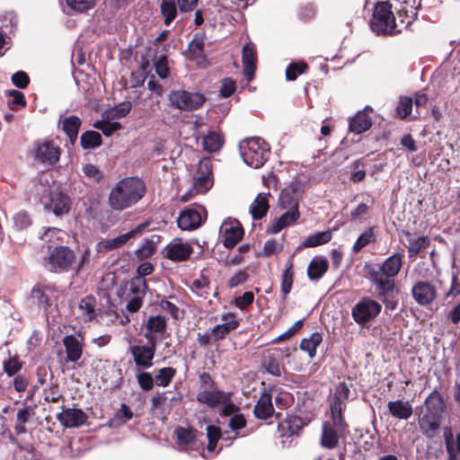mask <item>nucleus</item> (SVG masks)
I'll return each mask as SVG.
<instances>
[{"label": "nucleus", "instance_id": "nucleus-43", "mask_svg": "<svg viewBox=\"0 0 460 460\" xmlns=\"http://www.w3.org/2000/svg\"><path fill=\"white\" fill-rule=\"evenodd\" d=\"M161 13L164 18V24L169 26L177 16V6L175 0H162Z\"/></svg>", "mask_w": 460, "mask_h": 460}, {"label": "nucleus", "instance_id": "nucleus-10", "mask_svg": "<svg viewBox=\"0 0 460 460\" xmlns=\"http://www.w3.org/2000/svg\"><path fill=\"white\" fill-rule=\"evenodd\" d=\"M63 346L65 347L66 358L65 363L72 364V368L80 366V359L83 357L84 351V338L81 334L66 335L62 340Z\"/></svg>", "mask_w": 460, "mask_h": 460}, {"label": "nucleus", "instance_id": "nucleus-3", "mask_svg": "<svg viewBox=\"0 0 460 460\" xmlns=\"http://www.w3.org/2000/svg\"><path fill=\"white\" fill-rule=\"evenodd\" d=\"M403 254L400 252L389 256L384 262L367 269L370 281L376 288L387 292L395 289L394 278L401 270Z\"/></svg>", "mask_w": 460, "mask_h": 460}, {"label": "nucleus", "instance_id": "nucleus-51", "mask_svg": "<svg viewBox=\"0 0 460 460\" xmlns=\"http://www.w3.org/2000/svg\"><path fill=\"white\" fill-rule=\"evenodd\" d=\"M190 289L198 296L206 297L209 290V280L201 275L191 282Z\"/></svg>", "mask_w": 460, "mask_h": 460}, {"label": "nucleus", "instance_id": "nucleus-27", "mask_svg": "<svg viewBox=\"0 0 460 460\" xmlns=\"http://www.w3.org/2000/svg\"><path fill=\"white\" fill-rule=\"evenodd\" d=\"M346 429V424L344 423V429L339 430L333 424V420H332V423L325 422L323 426V434L321 443L324 447L333 448L338 444L339 434H342Z\"/></svg>", "mask_w": 460, "mask_h": 460}, {"label": "nucleus", "instance_id": "nucleus-58", "mask_svg": "<svg viewBox=\"0 0 460 460\" xmlns=\"http://www.w3.org/2000/svg\"><path fill=\"white\" fill-rule=\"evenodd\" d=\"M412 110V99L409 97H402L400 99L397 106L398 116L402 119H405L411 114Z\"/></svg>", "mask_w": 460, "mask_h": 460}, {"label": "nucleus", "instance_id": "nucleus-34", "mask_svg": "<svg viewBox=\"0 0 460 460\" xmlns=\"http://www.w3.org/2000/svg\"><path fill=\"white\" fill-rule=\"evenodd\" d=\"M204 51V40L199 35H195L189 44L190 58L196 61L198 65L204 66L206 63Z\"/></svg>", "mask_w": 460, "mask_h": 460}, {"label": "nucleus", "instance_id": "nucleus-9", "mask_svg": "<svg viewBox=\"0 0 460 460\" xmlns=\"http://www.w3.org/2000/svg\"><path fill=\"white\" fill-rule=\"evenodd\" d=\"M349 393L348 385L343 382L339 383L335 387L333 401L331 404V414L333 424L339 430L344 429V420L341 413Z\"/></svg>", "mask_w": 460, "mask_h": 460}, {"label": "nucleus", "instance_id": "nucleus-38", "mask_svg": "<svg viewBox=\"0 0 460 460\" xmlns=\"http://www.w3.org/2000/svg\"><path fill=\"white\" fill-rule=\"evenodd\" d=\"M323 336L320 332H314L309 338H305L300 342V349L308 353L310 358L316 355V349L322 343Z\"/></svg>", "mask_w": 460, "mask_h": 460}, {"label": "nucleus", "instance_id": "nucleus-28", "mask_svg": "<svg viewBox=\"0 0 460 460\" xmlns=\"http://www.w3.org/2000/svg\"><path fill=\"white\" fill-rule=\"evenodd\" d=\"M256 418L261 420H267L271 417L274 412L272 405V397L268 393H263L258 400L253 409Z\"/></svg>", "mask_w": 460, "mask_h": 460}, {"label": "nucleus", "instance_id": "nucleus-12", "mask_svg": "<svg viewBox=\"0 0 460 460\" xmlns=\"http://www.w3.org/2000/svg\"><path fill=\"white\" fill-rule=\"evenodd\" d=\"M33 153L35 160L46 167L54 165L60 157L59 147L49 141L35 144Z\"/></svg>", "mask_w": 460, "mask_h": 460}, {"label": "nucleus", "instance_id": "nucleus-36", "mask_svg": "<svg viewBox=\"0 0 460 460\" xmlns=\"http://www.w3.org/2000/svg\"><path fill=\"white\" fill-rule=\"evenodd\" d=\"M444 438L448 460H460V433L454 437L451 431H446Z\"/></svg>", "mask_w": 460, "mask_h": 460}, {"label": "nucleus", "instance_id": "nucleus-47", "mask_svg": "<svg viewBox=\"0 0 460 460\" xmlns=\"http://www.w3.org/2000/svg\"><path fill=\"white\" fill-rule=\"evenodd\" d=\"M175 374L176 370L173 367H168L160 368L155 376V384L163 387L168 386Z\"/></svg>", "mask_w": 460, "mask_h": 460}, {"label": "nucleus", "instance_id": "nucleus-4", "mask_svg": "<svg viewBox=\"0 0 460 460\" xmlns=\"http://www.w3.org/2000/svg\"><path fill=\"white\" fill-rule=\"evenodd\" d=\"M396 22L392 12V5L388 1L378 2L375 5L373 16L370 22L372 31L377 35H395L401 33L410 25L398 18Z\"/></svg>", "mask_w": 460, "mask_h": 460}, {"label": "nucleus", "instance_id": "nucleus-14", "mask_svg": "<svg viewBox=\"0 0 460 460\" xmlns=\"http://www.w3.org/2000/svg\"><path fill=\"white\" fill-rule=\"evenodd\" d=\"M243 231L237 220L226 219L219 228L220 239L226 248H233L243 237Z\"/></svg>", "mask_w": 460, "mask_h": 460}, {"label": "nucleus", "instance_id": "nucleus-16", "mask_svg": "<svg viewBox=\"0 0 460 460\" xmlns=\"http://www.w3.org/2000/svg\"><path fill=\"white\" fill-rule=\"evenodd\" d=\"M304 192L303 185L300 182L293 181L288 185L280 193L279 206L282 209H298V203Z\"/></svg>", "mask_w": 460, "mask_h": 460}, {"label": "nucleus", "instance_id": "nucleus-63", "mask_svg": "<svg viewBox=\"0 0 460 460\" xmlns=\"http://www.w3.org/2000/svg\"><path fill=\"white\" fill-rule=\"evenodd\" d=\"M4 370L8 376H14L22 368V364L17 358H10L3 363Z\"/></svg>", "mask_w": 460, "mask_h": 460}, {"label": "nucleus", "instance_id": "nucleus-52", "mask_svg": "<svg viewBox=\"0 0 460 460\" xmlns=\"http://www.w3.org/2000/svg\"><path fill=\"white\" fill-rule=\"evenodd\" d=\"M377 296L383 302L386 310L394 311L396 309L398 305V302L394 297V290H389L387 292L382 290L381 288H376Z\"/></svg>", "mask_w": 460, "mask_h": 460}, {"label": "nucleus", "instance_id": "nucleus-25", "mask_svg": "<svg viewBox=\"0 0 460 460\" xmlns=\"http://www.w3.org/2000/svg\"><path fill=\"white\" fill-rule=\"evenodd\" d=\"M146 332L144 333L145 338L147 341H155V334H163L166 329V319L162 315L150 316L146 324Z\"/></svg>", "mask_w": 460, "mask_h": 460}, {"label": "nucleus", "instance_id": "nucleus-26", "mask_svg": "<svg viewBox=\"0 0 460 460\" xmlns=\"http://www.w3.org/2000/svg\"><path fill=\"white\" fill-rule=\"evenodd\" d=\"M390 414L398 420H408L413 412L412 406L409 401L395 400L387 403Z\"/></svg>", "mask_w": 460, "mask_h": 460}, {"label": "nucleus", "instance_id": "nucleus-22", "mask_svg": "<svg viewBox=\"0 0 460 460\" xmlns=\"http://www.w3.org/2000/svg\"><path fill=\"white\" fill-rule=\"evenodd\" d=\"M201 215L195 208H186L178 217V226L181 230L191 231L201 224Z\"/></svg>", "mask_w": 460, "mask_h": 460}, {"label": "nucleus", "instance_id": "nucleus-55", "mask_svg": "<svg viewBox=\"0 0 460 460\" xmlns=\"http://www.w3.org/2000/svg\"><path fill=\"white\" fill-rule=\"evenodd\" d=\"M132 416L133 413L131 410L126 404L123 403L120 409L114 415V418L111 420V424L113 426H119L129 420L132 418Z\"/></svg>", "mask_w": 460, "mask_h": 460}, {"label": "nucleus", "instance_id": "nucleus-46", "mask_svg": "<svg viewBox=\"0 0 460 460\" xmlns=\"http://www.w3.org/2000/svg\"><path fill=\"white\" fill-rule=\"evenodd\" d=\"M262 366L268 373L276 376H281L282 368L279 362L278 356L274 353H269L264 357Z\"/></svg>", "mask_w": 460, "mask_h": 460}, {"label": "nucleus", "instance_id": "nucleus-15", "mask_svg": "<svg viewBox=\"0 0 460 460\" xmlns=\"http://www.w3.org/2000/svg\"><path fill=\"white\" fill-rule=\"evenodd\" d=\"M193 252L191 244L181 238L172 239L164 249V257L172 261H183Z\"/></svg>", "mask_w": 460, "mask_h": 460}, {"label": "nucleus", "instance_id": "nucleus-39", "mask_svg": "<svg viewBox=\"0 0 460 460\" xmlns=\"http://www.w3.org/2000/svg\"><path fill=\"white\" fill-rule=\"evenodd\" d=\"M445 404L440 394L433 391L425 400V411L442 415Z\"/></svg>", "mask_w": 460, "mask_h": 460}, {"label": "nucleus", "instance_id": "nucleus-49", "mask_svg": "<svg viewBox=\"0 0 460 460\" xmlns=\"http://www.w3.org/2000/svg\"><path fill=\"white\" fill-rule=\"evenodd\" d=\"M79 310L85 320L90 321L95 317V299L87 296L80 301Z\"/></svg>", "mask_w": 460, "mask_h": 460}, {"label": "nucleus", "instance_id": "nucleus-40", "mask_svg": "<svg viewBox=\"0 0 460 460\" xmlns=\"http://www.w3.org/2000/svg\"><path fill=\"white\" fill-rule=\"evenodd\" d=\"M132 105L129 102H124L103 111L102 117L112 120L120 119L125 117L130 111Z\"/></svg>", "mask_w": 460, "mask_h": 460}, {"label": "nucleus", "instance_id": "nucleus-6", "mask_svg": "<svg viewBox=\"0 0 460 460\" xmlns=\"http://www.w3.org/2000/svg\"><path fill=\"white\" fill-rule=\"evenodd\" d=\"M205 101V96L199 92L179 89L172 90L168 94L170 105L183 111H196L204 104Z\"/></svg>", "mask_w": 460, "mask_h": 460}, {"label": "nucleus", "instance_id": "nucleus-42", "mask_svg": "<svg viewBox=\"0 0 460 460\" xmlns=\"http://www.w3.org/2000/svg\"><path fill=\"white\" fill-rule=\"evenodd\" d=\"M376 242V234L374 231V227H369L365 232H363L356 240L352 252L354 253H358L367 245Z\"/></svg>", "mask_w": 460, "mask_h": 460}, {"label": "nucleus", "instance_id": "nucleus-41", "mask_svg": "<svg viewBox=\"0 0 460 460\" xmlns=\"http://www.w3.org/2000/svg\"><path fill=\"white\" fill-rule=\"evenodd\" d=\"M332 239V231L317 232L314 234L309 235L302 243L304 247H316L322 244H325Z\"/></svg>", "mask_w": 460, "mask_h": 460}, {"label": "nucleus", "instance_id": "nucleus-29", "mask_svg": "<svg viewBox=\"0 0 460 460\" xmlns=\"http://www.w3.org/2000/svg\"><path fill=\"white\" fill-rule=\"evenodd\" d=\"M270 193H259L250 205V213L254 220H260L266 216L269 210L268 196Z\"/></svg>", "mask_w": 460, "mask_h": 460}, {"label": "nucleus", "instance_id": "nucleus-17", "mask_svg": "<svg viewBox=\"0 0 460 460\" xmlns=\"http://www.w3.org/2000/svg\"><path fill=\"white\" fill-rule=\"evenodd\" d=\"M197 401L206 404L208 407L215 408L220 404L226 403L230 401V395L216 387L210 389H199L197 394Z\"/></svg>", "mask_w": 460, "mask_h": 460}, {"label": "nucleus", "instance_id": "nucleus-54", "mask_svg": "<svg viewBox=\"0 0 460 460\" xmlns=\"http://www.w3.org/2000/svg\"><path fill=\"white\" fill-rule=\"evenodd\" d=\"M67 6L76 13H84L92 9L95 0H66Z\"/></svg>", "mask_w": 460, "mask_h": 460}, {"label": "nucleus", "instance_id": "nucleus-5", "mask_svg": "<svg viewBox=\"0 0 460 460\" xmlns=\"http://www.w3.org/2000/svg\"><path fill=\"white\" fill-rule=\"evenodd\" d=\"M239 151L243 162L252 168H260L270 156V146L261 137H251L239 144Z\"/></svg>", "mask_w": 460, "mask_h": 460}, {"label": "nucleus", "instance_id": "nucleus-61", "mask_svg": "<svg viewBox=\"0 0 460 460\" xmlns=\"http://www.w3.org/2000/svg\"><path fill=\"white\" fill-rule=\"evenodd\" d=\"M283 250V245L275 241V240H269L264 243L263 250L261 254L263 256H270L274 254H279Z\"/></svg>", "mask_w": 460, "mask_h": 460}, {"label": "nucleus", "instance_id": "nucleus-24", "mask_svg": "<svg viewBox=\"0 0 460 460\" xmlns=\"http://www.w3.org/2000/svg\"><path fill=\"white\" fill-rule=\"evenodd\" d=\"M300 217V213L297 208L287 209L279 218L274 219L269 226V232L270 234H278L283 228L293 225Z\"/></svg>", "mask_w": 460, "mask_h": 460}, {"label": "nucleus", "instance_id": "nucleus-33", "mask_svg": "<svg viewBox=\"0 0 460 460\" xmlns=\"http://www.w3.org/2000/svg\"><path fill=\"white\" fill-rule=\"evenodd\" d=\"M328 261L323 257L314 258L308 265L307 276L311 280H318L328 270Z\"/></svg>", "mask_w": 460, "mask_h": 460}, {"label": "nucleus", "instance_id": "nucleus-1", "mask_svg": "<svg viewBox=\"0 0 460 460\" xmlns=\"http://www.w3.org/2000/svg\"><path fill=\"white\" fill-rule=\"evenodd\" d=\"M90 250L88 248L77 252L65 245L48 246L44 267L55 273L72 270L75 273L88 262Z\"/></svg>", "mask_w": 460, "mask_h": 460}, {"label": "nucleus", "instance_id": "nucleus-19", "mask_svg": "<svg viewBox=\"0 0 460 460\" xmlns=\"http://www.w3.org/2000/svg\"><path fill=\"white\" fill-rule=\"evenodd\" d=\"M60 424L66 428H75L83 425L86 420V414L80 409L67 408L57 415Z\"/></svg>", "mask_w": 460, "mask_h": 460}, {"label": "nucleus", "instance_id": "nucleus-11", "mask_svg": "<svg viewBox=\"0 0 460 460\" xmlns=\"http://www.w3.org/2000/svg\"><path fill=\"white\" fill-rule=\"evenodd\" d=\"M155 349V341H147L146 344H135L129 348L136 366L145 369L153 366Z\"/></svg>", "mask_w": 460, "mask_h": 460}, {"label": "nucleus", "instance_id": "nucleus-50", "mask_svg": "<svg viewBox=\"0 0 460 460\" xmlns=\"http://www.w3.org/2000/svg\"><path fill=\"white\" fill-rule=\"evenodd\" d=\"M292 268V263L288 262L286 265V269L282 273L281 292L283 294L284 298L291 291L292 288L294 275Z\"/></svg>", "mask_w": 460, "mask_h": 460}, {"label": "nucleus", "instance_id": "nucleus-60", "mask_svg": "<svg viewBox=\"0 0 460 460\" xmlns=\"http://www.w3.org/2000/svg\"><path fill=\"white\" fill-rule=\"evenodd\" d=\"M137 379L139 386L144 391H149L153 388L155 382V377L148 372H141L137 375Z\"/></svg>", "mask_w": 460, "mask_h": 460}, {"label": "nucleus", "instance_id": "nucleus-62", "mask_svg": "<svg viewBox=\"0 0 460 460\" xmlns=\"http://www.w3.org/2000/svg\"><path fill=\"white\" fill-rule=\"evenodd\" d=\"M31 224V220L29 215L25 212H18L13 217V226L17 230H22L27 228Z\"/></svg>", "mask_w": 460, "mask_h": 460}, {"label": "nucleus", "instance_id": "nucleus-8", "mask_svg": "<svg viewBox=\"0 0 460 460\" xmlns=\"http://www.w3.org/2000/svg\"><path fill=\"white\" fill-rule=\"evenodd\" d=\"M381 305L369 297L360 299L352 308L351 314L358 324H365L374 320L381 312Z\"/></svg>", "mask_w": 460, "mask_h": 460}, {"label": "nucleus", "instance_id": "nucleus-44", "mask_svg": "<svg viewBox=\"0 0 460 460\" xmlns=\"http://www.w3.org/2000/svg\"><path fill=\"white\" fill-rule=\"evenodd\" d=\"M80 142L83 148L93 149L101 146L102 137L100 133L89 130L81 136Z\"/></svg>", "mask_w": 460, "mask_h": 460}, {"label": "nucleus", "instance_id": "nucleus-35", "mask_svg": "<svg viewBox=\"0 0 460 460\" xmlns=\"http://www.w3.org/2000/svg\"><path fill=\"white\" fill-rule=\"evenodd\" d=\"M372 125V121L365 111L358 112L349 119V130L356 134L367 131Z\"/></svg>", "mask_w": 460, "mask_h": 460}, {"label": "nucleus", "instance_id": "nucleus-20", "mask_svg": "<svg viewBox=\"0 0 460 460\" xmlns=\"http://www.w3.org/2000/svg\"><path fill=\"white\" fill-rule=\"evenodd\" d=\"M45 206L52 210L56 216H61L69 211L70 199L68 196L62 192L51 191L49 193V202H46Z\"/></svg>", "mask_w": 460, "mask_h": 460}, {"label": "nucleus", "instance_id": "nucleus-31", "mask_svg": "<svg viewBox=\"0 0 460 460\" xmlns=\"http://www.w3.org/2000/svg\"><path fill=\"white\" fill-rule=\"evenodd\" d=\"M59 124L69 137L70 142L74 144L77 138L78 131L82 124L81 119L77 116H68L60 119Z\"/></svg>", "mask_w": 460, "mask_h": 460}, {"label": "nucleus", "instance_id": "nucleus-18", "mask_svg": "<svg viewBox=\"0 0 460 460\" xmlns=\"http://www.w3.org/2000/svg\"><path fill=\"white\" fill-rule=\"evenodd\" d=\"M411 294L414 300L422 306L431 304L437 296L434 286L425 281L417 282L411 288Z\"/></svg>", "mask_w": 460, "mask_h": 460}, {"label": "nucleus", "instance_id": "nucleus-48", "mask_svg": "<svg viewBox=\"0 0 460 460\" xmlns=\"http://www.w3.org/2000/svg\"><path fill=\"white\" fill-rule=\"evenodd\" d=\"M93 127L97 129L102 130L103 135L109 137L112 135L115 131L119 130L121 128L120 123L112 121V119H106L102 117V119L97 120L93 123Z\"/></svg>", "mask_w": 460, "mask_h": 460}, {"label": "nucleus", "instance_id": "nucleus-21", "mask_svg": "<svg viewBox=\"0 0 460 460\" xmlns=\"http://www.w3.org/2000/svg\"><path fill=\"white\" fill-rule=\"evenodd\" d=\"M442 415L424 411L419 418V426L421 432L429 437L432 438L441 423Z\"/></svg>", "mask_w": 460, "mask_h": 460}, {"label": "nucleus", "instance_id": "nucleus-57", "mask_svg": "<svg viewBox=\"0 0 460 460\" xmlns=\"http://www.w3.org/2000/svg\"><path fill=\"white\" fill-rule=\"evenodd\" d=\"M146 282L145 278L142 276H137L133 278L130 281V293L132 295L142 296H144L146 292Z\"/></svg>", "mask_w": 460, "mask_h": 460}, {"label": "nucleus", "instance_id": "nucleus-13", "mask_svg": "<svg viewBox=\"0 0 460 460\" xmlns=\"http://www.w3.org/2000/svg\"><path fill=\"white\" fill-rule=\"evenodd\" d=\"M147 226L148 223L146 222L141 223L132 230L123 234L111 239L102 240L96 244V251L98 252L105 253L114 249L119 248L127 243L131 238H134L137 234L143 231Z\"/></svg>", "mask_w": 460, "mask_h": 460}, {"label": "nucleus", "instance_id": "nucleus-56", "mask_svg": "<svg viewBox=\"0 0 460 460\" xmlns=\"http://www.w3.org/2000/svg\"><path fill=\"white\" fill-rule=\"evenodd\" d=\"M307 69V65L304 62L291 63L286 69V78L288 81H294L298 75L303 74Z\"/></svg>", "mask_w": 460, "mask_h": 460}, {"label": "nucleus", "instance_id": "nucleus-32", "mask_svg": "<svg viewBox=\"0 0 460 460\" xmlns=\"http://www.w3.org/2000/svg\"><path fill=\"white\" fill-rule=\"evenodd\" d=\"M223 320L225 321L224 323L216 325L211 331L215 340L223 339L227 333L235 330L239 325V322L235 320L233 315L226 314L223 316Z\"/></svg>", "mask_w": 460, "mask_h": 460}, {"label": "nucleus", "instance_id": "nucleus-59", "mask_svg": "<svg viewBox=\"0 0 460 460\" xmlns=\"http://www.w3.org/2000/svg\"><path fill=\"white\" fill-rule=\"evenodd\" d=\"M303 327V320L296 321L288 330L283 332L281 335L274 339V343H279L283 341L290 339L293 335L298 332Z\"/></svg>", "mask_w": 460, "mask_h": 460}, {"label": "nucleus", "instance_id": "nucleus-7", "mask_svg": "<svg viewBox=\"0 0 460 460\" xmlns=\"http://www.w3.org/2000/svg\"><path fill=\"white\" fill-rule=\"evenodd\" d=\"M213 184L212 162L209 158L199 161L196 175L193 178L192 188L181 198V201H188L194 194L205 193Z\"/></svg>", "mask_w": 460, "mask_h": 460}, {"label": "nucleus", "instance_id": "nucleus-23", "mask_svg": "<svg viewBox=\"0 0 460 460\" xmlns=\"http://www.w3.org/2000/svg\"><path fill=\"white\" fill-rule=\"evenodd\" d=\"M256 49L255 46L249 42L243 48L242 62L243 65V74L248 82H250L255 72Z\"/></svg>", "mask_w": 460, "mask_h": 460}, {"label": "nucleus", "instance_id": "nucleus-37", "mask_svg": "<svg viewBox=\"0 0 460 460\" xmlns=\"http://www.w3.org/2000/svg\"><path fill=\"white\" fill-rule=\"evenodd\" d=\"M224 143L222 136L215 131H209L202 140L204 151L215 153L221 149Z\"/></svg>", "mask_w": 460, "mask_h": 460}, {"label": "nucleus", "instance_id": "nucleus-30", "mask_svg": "<svg viewBox=\"0 0 460 460\" xmlns=\"http://www.w3.org/2000/svg\"><path fill=\"white\" fill-rule=\"evenodd\" d=\"M35 408L36 407L34 405H27L24 408L18 410L13 427L17 435L26 433L25 425L28 420L35 414Z\"/></svg>", "mask_w": 460, "mask_h": 460}, {"label": "nucleus", "instance_id": "nucleus-53", "mask_svg": "<svg viewBox=\"0 0 460 460\" xmlns=\"http://www.w3.org/2000/svg\"><path fill=\"white\" fill-rule=\"evenodd\" d=\"M177 443L180 447H185L192 443L195 439L193 432L188 429L179 427L174 431Z\"/></svg>", "mask_w": 460, "mask_h": 460}, {"label": "nucleus", "instance_id": "nucleus-64", "mask_svg": "<svg viewBox=\"0 0 460 460\" xmlns=\"http://www.w3.org/2000/svg\"><path fill=\"white\" fill-rule=\"evenodd\" d=\"M83 172L86 177L96 182L100 181L103 177L102 172L97 168V166L91 164H87L83 166Z\"/></svg>", "mask_w": 460, "mask_h": 460}, {"label": "nucleus", "instance_id": "nucleus-2", "mask_svg": "<svg viewBox=\"0 0 460 460\" xmlns=\"http://www.w3.org/2000/svg\"><path fill=\"white\" fill-rule=\"evenodd\" d=\"M146 190L145 182L138 177H127L111 188L109 205L111 208L122 211L137 204Z\"/></svg>", "mask_w": 460, "mask_h": 460}, {"label": "nucleus", "instance_id": "nucleus-45", "mask_svg": "<svg viewBox=\"0 0 460 460\" xmlns=\"http://www.w3.org/2000/svg\"><path fill=\"white\" fill-rule=\"evenodd\" d=\"M66 233L58 228H49L40 236L41 240L49 243V246L62 245Z\"/></svg>", "mask_w": 460, "mask_h": 460}]
</instances>
